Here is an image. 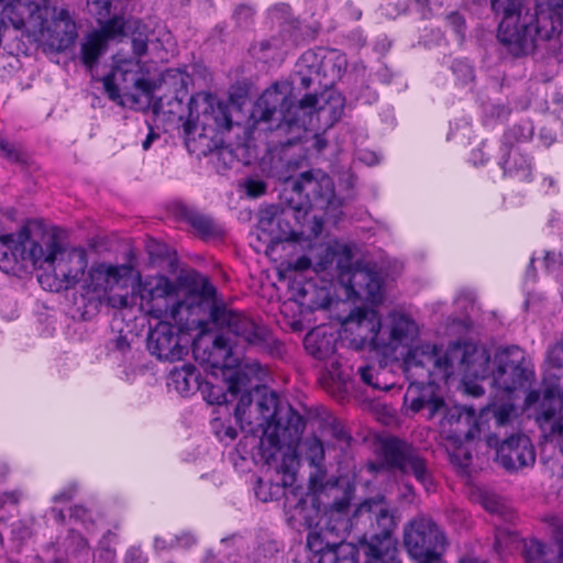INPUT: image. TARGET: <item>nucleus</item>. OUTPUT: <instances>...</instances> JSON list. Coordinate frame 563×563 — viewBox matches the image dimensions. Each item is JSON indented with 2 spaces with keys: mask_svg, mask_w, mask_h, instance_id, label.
<instances>
[{
  "mask_svg": "<svg viewBox=\"0 0 563 563\" xmlns=\"http://www.w3.org/2000/svg\"><path fill=\"white\" fill-rule=\"evenodd\" d=\"M176 217L187 221L194 229L203 235L211 234L214 230L213 221L200 213L195 208L184 203L176 202L174 206Z\"/></svg>",
  "mask_w": 563,
  "mask_h": 563,
  "instance_id": "obj_37",
  "label": "nucleus"
},
{
  "mask_svg": "<svg viewBox=\"0 0 563 563\" xmlns=\"http://www.w3.org/2000/svg\"><path fill=\"white\" fill-rule=\"evenodd\" d=\"M338 333L317 327L306 334L303 345L308 354L319 361L331 358L336 351Z\"/></svg>",
  "mask_w": 563,
  "mask_h": 563,
  "instance_id": "obj_32",
  "label": "nucleus"
},
{
  "mask_svg": "<svg viewBox=\"0 0 563 563\" xmlns=\"http://www.w3.org/2000/svg\"><path fill=\"white\" fill-rule=\"evenodd\" d=\"M553 538L559 547L558 563H563V521L554 526Z\"/></svg>",
  "mask_w": 563,
  "mask_h": 563,
  "instance_id": "obj_55",
  "label": "nucleus"
},
{
  "mask_svg": "<svg viewBox=\"0 0 563 563\" xmlns=\"http://www.w3.org/2000/svg\"><path fill=\"white\" fill-rule=\"evenodd\" d=\"M490 5L501 16L498 38L537 29L542 16L563 22V0H490Z\"/></svg>",
  "mask_w": 563,
  "mask_h": 563,
  "instance_id": "obj_8",
  "label": "nucleus"
},
{
  "mask_svg": "<svg viewBox=\"0 0 563 563\" xmlns=\"http://www.w3.org/2000/svg\"><path fill=\"white\" fill-rule=\"evenodd\" d=\"M539 27L514 36L498 38L514 57L544 52L563 62V22L542 16Z\"/></svg>",
  "mask_w": 563,
  "mask_h": 563,
  "instance_id": "obj_11",
  "label": "nucleus"
},
{
  "mask_svg": "<svg viewBox=\"0 0 563 563\" xmlns=\"http://www.w3.org/2000/svg\"><path fill=\"white\" fill-rule=\"evenodd\" d=\"M523 558L526 563H554L551 548L537 539L525 540Z\"/></svg>",
  "mask_w": 563,
  "mask_h": 563,
  "instance_id": "obj_42",
  "label": "nucleus"
},
{
  "mask_svg": "<svg viewBox=\"0 0 563 563\" xmlns=\"http://www.w3.org/2000/svg\"><path fill=\"white\" fill-rule=\"evenodd\" d=\"M199 299V308L209 312L211 322L219 329L233 335L238 342L247 345H260L268 339V331L256 320L243 311L230 308L222 299L218 298L216 287L207 279H202Z\"/></svg>",
  "mask_w": 563,
  "mask_h": 563,
  "instance_id": "obj_5",
  "label": "nucleus"
},
{
  "mask_svg": "<svg viewBox=\"0 0 563 563\" xmlns=\"http://www.w3.org/2000/svg\"><path fill=\"white\" fill-rule=\"evenodd\" d=\"M0 156L12 162H19L21 161V150L18 145L0 136Z\"/></svg>",
  "mask_w": 563,
  "mask_h": 563,
  "instance_id": "obj_52",
  "label": "nucleus"
},
{
  "mask_svg": "<svg viewBox=\"0 0 563 563\" xmlns=\"http://www.w3.org/2000/svg\"><path fill=\"white\" fill-rule=\"evenodd\" d=\"M278 84L274 85V90H266L257 99L252 110V118L255 121L268 122L272 120L282 100L277 92Z\"/></svg>",
  "mask_w": 563,
  "mask_h": 563,
  "instance_id": "obj_38",
  "label": "nucleus"
},
{
  "mask_svg": "<svg viewBox=\"0 0 563 563\" xmlns=\"http://www.w3.org/2000/svg\"><path fill=\"white\" fill-rule=\"evenodd\" d=\"M339 282L350 298H365L373 302L380 299L382 279L368 265L353 264L351 261L339 274Z\"/></svg>",
  "mask_w": 563,
  "mask_h": 563,
  "instance_id": "obj_24",
  "label": "nucleus"
},
{
  "mask_svg": "<svg viewBox=\"0 0 563 563\" xmlns=\"http://www.w3.org/2000/svg\"><path fill=\"white\" fill-rule=\"evenodd\" d=\"M246 373L236 372L228 380L231 396L241 395L234 410V417L241 430L249 433L262 431L258 443V456L277 473L282 466V441L279 397L267 386L249 389Z\"/></svg>",
  "mask_w": 563,
  "mask_h": 563,
  "instance_id": "obj_1",
  "label": "nucleus"
},
{
  "mask_svg": "<svg viewBox=\"0 0 563 563\" xmlns=\"http://www.w3.org/2000/svg\"><path fill=\"white\" fill-rule=\"evenodd\" d=\"M55 32L57 35L62 33V36L59 37V44L62 46L73 44L77 37L76 24L73 20H67V22L62 23V26Z\"/></svg>",
  "mask_w": 563,
  "mask_h": 563,
  "instance_id": "obj_50",
  "label": "nucleus"
},
{
  "mask_svg": "<svg viewBox=\"0 0 563 563\" xmlns=\"http://www.w3.org/2000/svg\"><path fill=\"white\" fill-rule=\"evenodd\" d=\"M312 207L325 212L335 211L340 207L331 177L321 170L303 172L297 177H284V217L287 223L291 218L298 224V228H290L284 241L310 242L321 233L323 221L317 216L308 219V212ZM286 233L284 230V235Z\"/></svg>",
  "mask_w": 563,
  "mask_h": 563,
  "instance_id": "obj_2",
  "label": "nucleus"
},
{
  "mask_svg": "<svg viewBox=\"0 0 563 563\" xmlns=\"http://www.w3.org/2000/svg\"><path fill=\"white\" fill-rule=\"evenodd\" d=\"M372 472H397L411 475L427 490L435 488L432 470L420 450L397 437L386 438L379 446V461L371 463Z\"/></svg>",
  "mask_w": 563,
  "mask_h": 563,
  "instance_id": "obj_10",
  "label": "nucleus"
},
{
  "mask_svg": "<svg viewBox=\"0 0 563 563\" xmlns=\"http://www.w3.org/2000/svg\"><path fill=\"white\" fill-rule=\"evenodd\" d=\"M347 67L346 56L336 49H308L296 64L289 85L292 91H317L341 79Z\"/></svg>",
  "mask_w": 563,
  "mask_h": 563,
  "instance_id": "obj_9",
  "label": "nucleus"
},
{
  "mask_svg": "<svg viewBox=\"0 0 563 563\" xmlns=\"http://www.w3.org/2000/svg\"><path fill=\"white\" fill-rule=\"evenodd\" d=\"M449 21L453 25L456 33H462L464 29L465 21L462 15L459 13H452L449 15Z\"/></svg>",
  "mask_w": 563,
  "mask_h": 563,
  "instance_id": "obj_60",
  "label": "nucleus"
},
{
  "mask_svg": "<svg viewBox=\"0 0 563 563\" xmlns=\"http://www.w3.org/2000/svg\"><path fill=\"white\" fill-rule=\"evenodd\" d=\"M404 545L417 563H437L445 549V536L429 516L418 515L404 529Z\"/></svg>",
  "mask_w": 563,
  "mask_h": 563,
  "instance_id": "obj_14",
  "label": "nucleus"
},
{
  "mask_svg": "<svg viewBox=\"0 0 563 563\" xmlns=\"http://www.w3.org/2000/svg\"><path fill=\"white\" fill-rule=\"evenodd\" d=\"M360 547L368 559L366 563H401L398 558L397 541L394 537L364 534Z\"/></svg>",
  "mask_w": 563,
  "mask_h": 563,
  "instance_id": "obj_30",
  "label": "nucleus"
},
{
  "mask_svg": "<svg viewBox=\"0 0 563 563\" xmlns=\"http://www.w3.org/2000/svg\"><path fill=\"white\" fill-rule=\"evenodd\" d=\"M67 20H71L69 12L65 9L59 10V12L54 19L55 31H57L62 26V23L67 22Z\"/></svg>",
  "mask_w": 563,
  "mask_h": 563,
  "instance_id": "obj_61",
  "label": "nucleus"
},
{
  "mask_svg": "<svg viewBox=\"0 0 563 563\" xmlns=\"http://www.w3.org/2000/svg\"><path fill=\"white\" fill-rule=\"evenodd\" d=\"M177 286L165 276H156L146 282L142 288L141 297L146 300L148 313L156 319H172L176 321L184 308L194 311L199 308L200 287L192 290L185 300H179Z\"/></svg>",
  "mask_w": 563,
  "mask_h": 563,
  "instance_id": "obj_12",
  "label": "nucleus"
},
{
  "mask_svg": "<svg viewBox=\"0 0 563 563\" xmlns=\"http://www.w3.org/2000/svg\"><path fill=\"white\" fill-rule=\"evenodd\" d=\"M438 380L410 382L404 405L412 413L426 411V418L431 420L444 412L445 401L437 384Z\"/></svg>",
  "mask_w": 563,
  "mask_h": 563,
  "instance_id": "obj_25",
  "label": "nucleus"
},
{
  "mask_svg": "<svg viewBox=\"0 0 563 563\" xmlns=\"http://www.w3.org/2000/svg\"><path fill=\"white\" fill-rule=\"evenodd\" d=\"M516 153H509L508 157L504 161L503 167L506 174H514L521 172L525 177L530 175V165L526 158H520V164L517 166Z\"/></svg>",
  "mask_w": 563,
  "mask_h": 563,
  "instance_id": "obj_49",
  "label": "nucleus"
},
{
  "mask_svg": "<svg viewBox=\"0 0 563 563\" xmlns=\"http://www.w3.org/2000/svg\"><path fill=\"white\" fill-rule=\"evenodd\" d=\"M159 102H161V104H159L161 108H164L166 106L167 107L166 112H168L173 115H177L179 118V120H183L186 114L189 117V102L184 103L183 98L179 97L178 95H175L172 98H169L166 101V103H164V99L161 98Z\"/></svg>",
  "mask_w": 563,
  "mask_h": 563,
  "instance_id": "obj_44",
  "label": "nucleus"
},
{
  "mask_svg": "<svg viewBox=\"0 0 563 563\" xmlns=\"http://www.w3.org/2000/svg\"><path fill=\"white\" fill-rule=\"evenodd\" d=\"M485 441L488 446L496 448V461L508 472L532 466L536 462L533 444L525 434H512L499 443L496 433H488Z\"/></svg>",
  "mask_w": 563,
  "mask_h": 563,
  "instance_id": "obj_21",
  "label": "nucleus"
},
{
  "mask_svg": "<svg viewBox=\"0 0 563 563\" xmlns=\"http://www.w3.org/2000/svg\"><path fill=\"white\" fill-rule=\"evenodd\" d=\"M322 104L317 91H306L300 98L298 91H290L289 98H284V129L295 132L292 137L300 139L301 133L313 128L314 117L324 126H333L344 111V98L335 91L321 96Z\"/></svg>",
  "mask_w": 563,
  "mask_h": 563,
  "instance_id": "obj_4",
  "label": "nucleus"
},
{
  "mask_svg": "<svg viewBox=\"0 0 563 563\" xmlns=\"http://www.w3.org/2000/svg\"><path fill=\"white\" fill-rule=\"evenodd\" d=\"M59 245L52 235H43L41 242L36 241L29 227H24L16 235L0 238L4 258L11 256L15 263L30 262L36 268L52 267Z\"/></svg>",
  "mask_w": 563,
  "mask_h": 563,
  "instance_id": "obj_15",
  "label": "nucleus"
},
{
  "mask_svg": "<svg viewBox=\"0 0 563 563\" xmlns=\"http://www.w3.org/2000/svg\"><path fill=\"white\" fill-rule=\"evenodd\" d=\"M46 8L26 0H0V14L8 19L15 27L24 23L25 16L38 20L41 29L45 27L46 19L44 16Z\"/></svg>",
  "mask_w": 563,
  "mask_h": 563,
  "instance_id": "obj_31",
  "label": "nucleus"
},
{
  "mask_svg": "<svg viewBox=\"0 0 563 563\" xmlns=\"http://www.w3.org/2000/svg\"><path fill=\"white\" fill-rule=\"evenodd\" d=\"M188 333L169 322H159L147 336L150 353L161 361L175 362L188 353Z\"/></svg>",
  "mask_w": 563,
  "mask_h": 563,
  "instance_id": "obj_22",
  "label": "nucleus"
},
{
  "mask_svg": "<svg viewBox=\"0 0 563 563\" xmlns=\"http://www.w3.org/2000/svg\"><path fill=\"white\" fill-rule=\"evenodd\" d=\"M356 525L371 523L372 534L393 537L397 527L394 511L384 497L369 498L361 503L354 510Z\"/></svg>",
  "mask_w": 563,
  "mask_h": 563,
  "instance_id": "obj_26",
  "label": "nucleus"
},
{
  "mask_svg": "<svg viewBox=\"0 0 563 563\" xmlns=\"http://www.w3.org/2000/svg\"><path fill=\"white\" fill-rule=\"evenodd\" d=\"M360 159L362 162L366 163L367 165H374V164L378 163V157L373 152H364V153H362V155L360 156Z\"/></svg>",
  "mask_w": 563,
  "mask_h": 563,
  "instance_id": "obj_63",
  "label": "nucleus"
},
{
  "mask_svg": "<svg viewBox=\"0 0 563 563\" xmlns=\"http://www.w3.org/2000/svg\"><path fill=\"white\" fill-rule=\"evenodd\" d=\"M235 18L239 22L246 23L249 20L252 19L254 14V10L249 5H239L235 10Z\"/></svg>",
  "mask_w": 563,
  "mask_h": 563,
  "instance_id": "obj_59",
  "label": "nucleus"
},
{
  "mask_svg": "<svg viewBox=\"0 0 563 563\" xmlns=\"http://www.w3.org/2000/svg\"><path fill=\"white\" fill-rule=\"evenodd\" d=\"M147 252L152 257L163 258L167 255V247L164 244H158L151 241L146 245Z\"/></svg>",
  "mask_w": 563,
  "mask_h": 563,
  "instance_id": "obj_57",
  "label": "nucleus"
},
{
  "mask_svg": "<svg viewBox=\"0 0 563 563\" xmlns=\"http://www.w3.org/2000/svg\"><path fill=\"white\" fill-rule=\"evenodd\" d=\"M483 506L487 511L498 515L506 521H511L515 517L512 511L508 510L497 498L493 496L484 497Z\"/></svg>",
  "mask_w": 563,
  "mask_h": 563,
  "instance_id": "obj_47",
  "label": "nucleus"
},
{
  "mask_svg": "<svg viewBox=\"0 0 563 563\" xmlns=\"http://www.w3.org/2000/svg\"><path fill=\"white\" fill-rule=\"evenodd\" d=\"M353 253L350 246L338 244L334 246H327L321 251L320 260L314 264L316 272H324L335 264L338 275L341 271L347 267L352 261Z\"/></svg>",
  "mask_w": 563,
  "mask_h": 563,
  "instance_id": "obj_35",
  "label": "nucleus"
},
{
  "mask_svg": "<svg viewBox=\"0 0 563 563\" xmlns=\"http://www.w3.org/2000/svg\"><path fill=\"white\" fill-rule=\"evenodd\" d=\"M131 273L132 266L128 264L96 263L82 278L81 296L93 309H98L103 302L115 306L114 299L109 298V292Z\"/></svg>",
  "mask_w": 563,
  "mask_h": 563,
  "instance_id": "obj_18",
  "label": "nucleus"
},
{
  "mask_svg": "<svg viewBox=\"0 0 563 563\" xmlns=\"http://www.w3.org/2000/svg\"><path fill=\"white\" fill-rule=\"evenodd\" d=\"M87 3L98 15L99 21L110 15L111 0H87Z\"/></svg>",
  "mask_w": 563,
  "mask_h": 563,
  "instance_id": "obj_53",
  "label": "nucleus"
},
{
  "mask_svg": "<svg viewBox=\"0 0 563 563\" xmlns=\"http://www.w3.org/2000/svg\"><path fill=\"white\" fill-rule=\"evenodd\" d=\"M441 420L442 428H449V431L457 438L465 441L481 439L483 433V423L476 417L475 409L466 406H453L449 408L445 405Z\"/></svg>",
  "mask_w": 563,
  "mask_h": 563,
  "instance_id": "obj_29",
  "label": "nucleus"
},
{
  "mask_svg": "<svg viewBox=\"0 0 563 563\" xmlns=\"http://www.w3.org/2000/svg\"><path fill=\"white\" fill-rule=\"evenodd\" d=\"M87 510L81 506H75L70 509V516L77 520H84Z\"/></svg>",
  "mask_w": 563,
  "mask_h": 563,
  "instance_id": "obj_64",
  "label": "nucleus"
},
{
  "mask_svg": "<svg viewBox=\"0 0 563 563\" xmlns=\"http://www.w3.org/2000/svg\"><path fill=\"white\" fill-rule=\"evenodd\" d=\"M330 432L332 438H334L339 443H343L346 446L350 445L352 437L342 422L338 420L332 421L330 424Z\"/></svg>",
  "mask_w": 563,
  "mask_h": 563,
  "instance_id": "obj_51",
  "label": "nucleus"
},
{
  "mask_svg": "<svg viewBox=\"0 0 563 563\" xmlns=\"http://www.w3.org/2000/svg\"><path fill=\"white\" fill-rule=\"evenodd\" d=\"M102 81L109 98L122 106L136 104L142 96L148 98L152 92V84L142 75L137 59L118 60Z\"/></svg>",
  "mask_w": 563,
  "mask_h": 563,
  "instance_id": "obj_13",
  "label": "nucleus"
},
{
  "mask_svg": "<svg viewBox=\"0 0 563 563\" xmlns=\"http://www.w3.org/2000/svg\"><path fill=\"white\" fill-rule=\"evenodd\" d=\"M518 541L516 531L510 528L498 527L495 533L494 548L496 552L503 553Z\"/></svg>",
  "mask_w": 563,
  "mask_h": 563,
  "instance_id": "obj_43",
  "label": "nucleus"
},
{
  "mask_svg": "<svg viewBox=\"0 0 563 563\" xmlns=\"http://www.w3.org/2000/svg\"><path fill=\"white\" fill-rule=\"evenodd\" d=\"M257 241L260 245L255 246L257 252H264L274 263L273 275L278 282L282 280V208L278 206H268L260 210L257 225Z\"/></svg>",
  "mask_w": 563,
  "mask_h": 563,
  "instance_id": "obj_20",
  "label": "nucleus"
},
{
  "mask_svg": "<svg viewBox=\"0 0 563 563\" xmlns=\"http://www.w3.org/2000/svg\"><path fill=\"white\" fill-rule=\"evenodd\" d=\"M310 265H311V261H310V258H309V257H307V256H301V257H299V258L295 262V264H294V266H292V267H294V269H295V271H305V269H307L308 267H310Z\"/></svg>",
  "mask_w": 563,
  "mask_h": 563,
  "instance_id": "obj_62",
  "label": "nucleus"
},
{
  "mask_svg": "<svg viewBox=\"0 0 563 563\" xmlns=\"http://www.w3.org/2000/svg\"><path fill=\"white\" fill-rule=\"evenodd\" d=\"M124 27L125 22L123 19L114 16L113 19L108 20L98 33L104 36V41L108 43L109 40L124 35Z\"/></svg>",
  "mask_w": 563,
  "mask_h": 563,
  "instance_id": "obj_45",
  "label": "nucleus"
},
{
  "mask_svg": "<svg viewBox=\"0 0 563 563\" xmlns=\"http://www.w3.org/2000/svg\"><path fill=\"white\" fill-rule=\"evenodd\" d=\"M344 324L356 323L360 329L369 331V341L383 353L394 352L398 346H408L419 334L416 321L399 311L389 313L386 324H382L374 310L357 308L343 321Z\"/></svg>",
  "mask_w": 563,
  "mask_h": 563,
  "instance_id": "obj_6",
  "label": "nucleus"
},
{
  "mask_svg": "<svg viewBox=\"0 0 563 563\" xmlns=\"http://www.w3.org/2000/svg\"><path fill=\"white\" fill-rule=\"evenodd\" d=\"M245 191L249 197L256 198L265 194L266 184L260 179H247L245 181Z\"/></svg>",
  "mask_w": 563,
  "mask_h": 563,
  "instance_id": "obj_54",
  "label": "nucleus"
},
{
  "mask_svg": "<svg viewBox=\"0 0 563 563\" xmlns=\"http://www.w3.org/2000/svg\"><path fill=\"white\" fill-rule=\"evenodd\" d=\"M305 428V417L295 410L291 405H288L286 423H284V446H287V452H284V463L286 462V457L297 456V448L301 441Z\"/></svg>",
  "mask_w": 563,
  "mask_h": 563,
  "instance_id": "obj_34",
  "label": "nucleus"
},
{
  "mask_svg": "<svg viewBox=\"0 0 563 563\" xmlns=\"http://www.w3.org/2000/svg\"><path fill=\"white\" fill-rule=\"evenodd\" d=\"M527 405L538 404L536 409V423L543 439L556 442L563 434V394L554 387H548L540 397L539 391L531 390L526 398Z\"/></svg>",
  "mask_w": 563,
  "mask_h": 563,
  "instance_id": "obj_19",
  "label": "nucleus"
},
{
  "mask_svg": "<svg viewBox=\"0 0 563 563\" xmlns=\"http://www.w3.org/2000/svg\"><path fill=\"white\" fill-rule=\"evenodd\" d=\"M88 264L87 252L84 247H62L55 255L52 269L59 282L58 287L71 288L79 280L82 282L84 273Z\"/></svg>",
  "mask_w": 563,
  "mask_h": 563,
  "instance_id": "obj_28",
  "label": "nucleus"
},
{
  "mask_svg": "<svg viewBox=\"0 0 563 563\" xmlns=\"http://www.w3.org/2000/svg\"><path fill=\"white\" fill-rule=\"evenodd\" d=\"M231 104L219 100L207 92H199L189 99V119L184 123L185 142L190 152L207 155L216 154L232 161V152L224 146H218L213 141L214 132L230 131L232 118Z\"/></svg>",
  "mask_w": 563,
  "mask_h": 563,
  "instance_id": "obj_3",
  "label": "nucleus"
},
{
  "mask_svg": "<svg viewBox=\"0 0 563 563\" xmlns=\"http://www.w3.org/2000/svg\"><path fill=\"white\" fill-rule=\"evenodd\" d=\"M309 487L324 508L321 520L324 521L325 531L341 537L353 528L358 529L354 514L349 516L353 489L342 485L338 478L327 479L325 471L317 468L309 478Z\"/></svg>",
  "mask_w": 563,
  "mask_h": 563,
  "instance_id": "obj_7",
  "label": "nucleus"
},
{
  "mask_svg": "<svg viewBox=\"0 0 563 563\" xmlns=\"http://www.w3.org/2000/svg\"><path fill=\"white\" fill-rule=\"evenodd\" d=\"M450 357L452 376L454 374H464L483 379L492 374L488 352L486 349L472 342H454L450 344Z\"/></svg>",
  "mask_w": 563,
  "mask_h": 563,
  "instance_id": "obj_23",
  "label": "nucleus"
},
{
  "mask_svg": "<svg viewBox=\"0 0 563 563\" xmlns=\"http://www.w3.org/2000/svg\"><path fill=\"white\" fill-rule=\"evenodd\" d=\"M107 42L100 33H91L81 45V60L91 70L106 52Z\"/></svg>",
  "mask_w": 563,
  "mask_h": 563,
  "instance_id": "obj_41",
  "label": "nucleus"
},
{
  "mask_svg": "<svg viewBox=\"0 0 563 563\" xmlns=\"http://www.w3.org/2000/svg\"><path fill=\"white\" fill-rule=\"evenodd\" d=\"M202 340L192 344V351L197 358L209 363L212 367H231L238 363V358H233V349L229 344V339L223 335H217L212 340L211 351L207 356H200L199 351Z\"/></svg>",
  "mask_w": 563,
  "mask_h": 563,
  "instance_id": "obj_33",
  "label": "nucleus"
},
{
  "mask_svg": "<svg viewBox=\"0 0 563 563\" xmlns=\"http://www.w3.org/2000/svg\"><path fill=\"white\" fill-rule=\"evenodd\" d=\"M262 296L266 297L271 303H275L277 311L282 310V294L277 287L275 280H272L271 276L267 275L266 279L262 282L261 286Z\"/></svg>",
  "mask_w": 563,
  "mask_h": 563,
  "instance_id": "obj_46",
  "label": "nucleus"
},
{
  "mask_svg": "<svg viewBox=\"0 0 563 563\" xmlns=\"http://www.w3.org/2000/svg\"><path fill=\"white\" fill-rule=\"evenodd\" d=\"M133 52L137 56H142L147 52V40L142 34L132 40Z\"/></svg>",
  "mask_w": 563,
  "mask_h": 563,
  "instance_id": "obj_58",
  "label": "nucleus"
},
{
  "mask_svg": "<svg viewBox=\"0 0 563 563\" xmlns=\"http://www.w3.org/2000/svg\"><path fill=\"white\" fill-rule=\"evenodd\" d=\"M514 412L515 406L512 404L507 402L499 406L493 405L482 408L478 418L479 422L483 423V427L488 419H492L495 428H501L510 423ZM482 434L484 437L487 435L484 429Z\"/></svg>",
  "mask_w": 563,
  "mask_h": 563,
  "instance_id": "obj_40",
  "label": "nucleus"
},
{
  "mask_svg": "<svg viewBox=\"0 0 563 563\" xmlns=\"http://www.w3.org/2000/svg\"><path fill=\"white\" fill-rule=\"evenodd\" d=\"M170 380L175 389L181 395H189L198 390V375L196 367L191 364L173 369L170 372Z\"/></svg>",
  "mask_w": 563,
  "mask_h": 563,
  "instance_id": "obj_39",
  "label": "nucleus"
},
{
  "mask_svg": "<svg viewBox=\"0 0 563 563\" xmlns=\"http://www.w3.org/2000/svg\"><path fill=\"white\" fill-rule=\"evenodd\" d=\"M358 374L362 382L372 386L374 389L389 390L391 388V384H378V372H376L372 366L360 367Z\"/></svg>",
  "mask_w": 563,
  "mask_h": 563,
  "instance_id": "obj_48",
  "label": "nucleus"
},
{
  "mask_svg": "<svg viewBox=\"0 0 563 563\" xmlns=\"http://www.w3.org/2000/svg\"><path fill=\"white\" fill-rule=\"evenodd\" d=\"M260 461L266 466V479L260 478L257 482V486L255 488L256 497L263 503L279 500L282 496V484L279 482V475L282 473V468L278 473L269 468L267 464L260 457Z\"/></svg>",
  "mask_w": 563,
  "mask_h": 563,
  "instance_id": "obj_36",
  "label": "nucleus"
},
{
  "mask_svg": "<svg viewBox=\"0 0 563 563\" xmlns=\"http://www.w3.org/2000/svg\"><path fill=\"white\" fill-rule=\"evenodd\" d=\"M534 372L526 352L517 345L499 349L493 358L494 384L507 393L523 389L530 385Z\"/></svg>",
  "mask_w": 563,
  "mask_h": 563,
  "instance_id": "obj_16",
  "label": "nucleus"
},
{
  "mask_svg": "<svg viewBox=\"0 0 563 563\" xmlns=\"http://www.w3.org/2000/svg\"><path fill=\"white\" fill-rule=\"evenodd\" d=\"M325 526L321 531H310L307 537L308 549L319 554L318 563H357L358 549L351 542H330Z\"/></svg>",
  "mask_w": 563,
  "mask_h": 563,
  "instance_id": "obj_27",
  "label": "nucleus"
},
{
  "mask_svg": "<svg viewBox=\"0 0 563 563\" xmlns=\"http://www.w3.org/2000/svg\"><path fill=\"white\" fill-rule=\"evenodd\" d=\"M329 362V373L333 379H343V373L341 372V360L339 356L333 354L331 358H327Z\"/></svg>",
  "mask_w": 563,
  "mask_h": 563,
  "instance_id": "obj_56",
  "label": "nucleus"
},
{
  "mask_svg": "<svg viewBox=\"0 0 563 563\" xmlns=\"http://www.w3.org/2000/svg\"><path fill=\"white\" fill-rule=\"evenodd\" d=\"M450 345L442 352L437 345L421 344L404 357V372L410 382L448 380L452 376Z\"/></svg>",
  "mask_w": 563,
  "mask_h": 563,
  "instance_id": "obj_17",
  "label": "nucleus"
}]
</instances>
